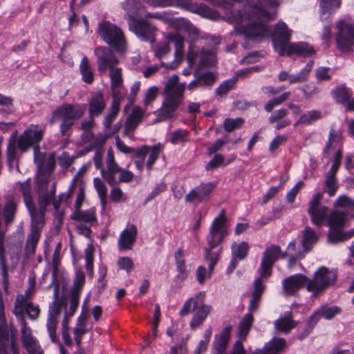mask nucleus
I'll list each match as a JSON object with an SVG mask.
<instances>
[{
	"instance_id": "1",
	"label": "nucleus",
	"mask_w": 354,
	"mask_h": 354,
	"mask_svg": "<svg viewBox=\"0 0 354 354\" xmlns=\"http://www.w3.org/2000/svg\"><path fill=\"white\" fill-rule=\"evenodd\" d=\"M279 0H264L254 6L233 12L227 17L230 22L235 24L234 33L251 40L270 36L274 50L280 55L310 56L313 48L306 43H290L291 30L282 21L278 22L273 30L263 19H270L276 15Z\"/></svg>"
},
{
	"instance_id": "2",
	"label": "nucleus",
	"mask_w": 354,
	"mask_h": 354,
	"mask_svg": "<svg viewBox=\"0 0 354 354\" xmlns=\"http://www.w3.org/2000/svg\"><path fill=\"white\" fill-rule=\"evenodd\" d=\"M227 234L226 217L224 210H222L210 225L209 234L207 236V246L204 249V259L208 264L209 273H207L204 266H199L196 270V279L200 284H203L206 278L211 277L220 255L219 252H214L213 250L223 242Z\"/></svg>"
},
{
	"instance_id": "3",
	"label": "nucleus",
	"mask_w": 354,
	"mask_h": 354,
	"mask_svg": "<svg viewBox=\"0 0 354 354\" xmlns=\"http://www.w3.org/2000/svg\"><path fill=\"white\" fill-rule=\"evenodd\" d=\"M98 71L104 74L109 70L111 80V87L113 93H116L118 88H120L123 83L122 68L115 66L119 61L113 52L106 47H97L95 49Z\"/></svg>"
},
{
	"instance_id": "4",
	"label": "nucleus",
	"mask_w": 354,
	"mask_h": 354,
	"mask_svg": "<svg viewBox=\"0 0 354 354\" xmlns=\"http://www.w3.org/2000/svg\"><path fill=\"white\" fill-rule=\"evenodd\" d=\"M86 111V105L81 104H64L57 107L49 120L50 124H54L57 120H62L60 132L64 136L71 129L76 120L81 118Z\"/></svg>"
},
{
	"instance_id": "5",
	"label": "nucleus",
	"mask_w": 354,
	"mask_h": 354,
	"mask_svg": "<svg viewBox=\"0 0 354 354\" xmlns=\"http://www.w3.org/2000/svg\"><path fill=\"white\" fill-rule=\"evenodd\" d=\"M205 293L200 292L194 297L189 298L183 304L179 312L181 317L194 312V316L190 322V327L195 329L198 327L206 319L211 311V306L205 304Z\"/></svg>"
},
{
	"instance_id": "6",
	"label": "nucleus",
	"mask_w": 354,
	"mask_h": 354,
	"mask_svg": "<svg viewBox=\"0 0 354 354\" xmlns=\"http://www.w3.org/2000/svg\"><path fill=\"white\" fill-rule=\"evenodd\" d=\"M97 33L102 40L118 52H122L126 46L124 35L121 29L109 21L100 23Z\"/></svg>"
},
{
	"instance_id": "7",
	"label": "nucleus",
	"mask_w": 354,
	"mask_h": 354,
	"mask_svg": "<svg viewBox=\"0 0 354 354\" xmlns=\"http://www.w3.org/2000/svg\"><path fill=\"white\" fill-rule=\"evenodd\" d=\"M104 151L102 149H97L93 156V162L95 167L100 171L102 177L107 183L113 186L115 185L116 178L115 172L119 169V165L115 160L113 151L111 148L109 149L106 157V169L103 167L102 157Z\"/></svg>"
},
{
	"instance_id": "8",
	"label": "nucleus",
	"mask_w": 354,
	"mask_h": 354,
	"mask_svg": "<svg viewBox=\"0 0 354 354\" xmlns=\"http://www.w3.org/2000/svg\"><path fill=\"white\" fill-rule=\"evenodd\" d=\"M337 279L335 271L326 268H319L313 274V278L308 279L306 290L315 296L323 292L329 286L334 284Z\"/></svg>"
},
{
	"instance_id": "9",
	"label": "nucleus",
	"mask_w": 354,
	"mask_h": 354,
	"mask_svg": "<svg viewBox=\"0 0 354 354\" xmlns=\"http://www.w3.org/2000/svg\"><path fill=\"white\" fill-rule=\"evenodd\" d=\"M129 30L143 41L153 43L158 28L147 19H137L129 15L127 18Z\"/></svg>"
},
{
	"instance_id": "10",
	"label": "nucleus",
	"mask_w": 354,
	"mask_h": 354,
	"mask_svg": "<svg viewBox=\"0 0 354 354\" xmlns=\"http://www.w3.org/2000/svg\"><path fill=\"white\" fill-rule=\"evenodd\" d=\"M342 312V310L339 306H330L328 304L322 305L314 311L308 319L305 326V336L312 331L320 319L324 318L326 320H331L335 316L340 315Z\"/></svg>"
},
{
	"instance_id": "11",
	"label": "nucleus",
	"mask_w": 354,
	"mask_h": 354,
	"mask_svg": "<svg viewBox=\"0 0 354 354\" xmlns=\"http://www.w3.org/2000/svg\"><path fill=\"white\" fill-rule=\"evenodd\" d=\"M322 198L323 195L321 192L314 194L309 203L308 209L312 223L317 226H320L327 221L330 214L328 208L320 203Z\"/></svg>"
},
{
	"instance_id": "12",
	"label": "nucleus",
	"mask_w": 354,
	"mask_h": 354,
	"mask_svg": "<svg viewBox=\"0 0 354 354\" xmlns=\"http://www.w3.org/2000/svg\"><path fill=\"white\" fill-rule=\"evenodd\" d=\"M338 30L336 34V42L338 48L344 53L349 52L354 44V27L344 21L337 22Z\"/></svg>"
},
{
	"instance_id": "13",
	"label": "nucleus",
	"mask_w": 354,
	"mask_h": 354,
	"mask_svg": "<svg viewBox=\"0 0 354 354\" xmlns=\"http://www.w3.org/2000/svg\"><path fill=\"white\" fill-rule=\"evenodd\" d=\"M286 346L283 338L274 337L266 343L261 349H257L251 354H279ZM231 354H245V350L241 341L235 342Z\"/></svg>"
},
{
	"instance_id": "14",
	"label": "nucleus",
	"mask_w": 354,
	"mask_h": 354,
	"mask_svg": "<svg viewBox=\"0 0 354 354\" xmlns=\"http://www.w3.org/2000/svg\"><path fill=\"white\" fill-rule=\"evenodd\" d=\"M44 133V129H38V125L31 124L19 137L17 146L21 152L26 151L32 146H38L39 142L42 140Z\"/></svg>"
},
{
	"instance_id": "15",
	"label": "nucleus",
	"mask_w": 354,
	"mask_h": 354,
	"mask_svg": "<svg viewBox=\"0 0 354 354\" xmlns=\"http://www.w3.org/2000/svg\"><path fill=\"white\" fill-rule=\"evenodd\" d=\"M281 254V250L279 245H272L266 249L259 269L261 277L268 279L270 277L272 268Z\"/></svg>"
},
{
	"instance_id": "16",
	"label": "nucleus",
	"mask_w": 354,
	"mask_h": 354,
	"mask_svg": "<svg viewBox=\"0 0 354 354\" xmlns=\"http://www.w3.org/2000/svg\"><path fill=\"white\" fill-rule=\"evenodd\" d=\"M61 313V304L53 301L49 306L46 327L50 340L53 343L59 344L61 354H66L63 346L59 343L56 335L57 319Z\"/></svg>"
},
{
	"instance_id": "17",
	"label": "nucleus",
	"mask_w": 354,
	"mask_h": 354,
	"mask_svg": "<svg viewBox=\"0 0 354 354\" xmlns=\"http://www.w3.org/2000/svg\"><path fill=\"white\" fill-rule=\"evenodd\" d=\"M34 162L40 175L50 174L55 168V160L53 154L46 156V153L40 151L39 146L34 147Z\"/></svg>"
},
{
	"instance_id": "18",
	"label": "nucleus",
	"mask_w": 354,
	"mask_h": 354,
	"mask_svg": "<svg viewBox=\"0 0 354 354\" xmlns=\"http://www.w3.org/2000/svg\"><path fill=\"white\" fill-rule=\"evenodd\" d=\"M21 342L28 354H44L38 340L32 335L31 329L23 323L21 329Z\"/></svg>"
},
{
	"instance_id": "19",
	"label": "nucleus",
	"mask_w": 354,
	"mask_h": 354,
	"mask_svg": "<svg viewBox=\"0 0 354 354\" xmlns=\"http://www.w3.org/2000/svg\"><path fill=\"white\" fill-rule=\"evenodd\" d=\"M12 330H17L12 326H8L5 315L3 308L0 306V354H9L8 348L10 339H12Z\"/></svg>"
},
{
	"instance_id": "20",
	"label": "nucleus",
	"mask_w": 354,
	"mask_h": 354,
	"mask_svg": "<svg viewBox=\"0 0 354 354\" xmlns=\"http://www.w3.org/2000/svg\"><path fill=\"white\" fill-rule=\"evenodd\" d=\"M232 327L228 325L224 327L221 331L214 336L212 342V354H225L227 344L231 337Z\"/></svg>"
},
{
	"instance_id": "21",
	"label": "nucleus",
	"mask_w": 354,
	"mask_h": 354,
	"mask_svg": "<svg viewBox=\"0 0 354 354\" xmlns=\"http://www.w3.org/2000/svg\"><path fill=\"white\" fill-rule=\"evenodd\" d=\"M308 278L301 274L291 275L282 282L283 293L286 296L295 295L304 285L307 286Z\"/></svg>"
},
{
	"instance_id": "22",
	"label": "nucleus",
	"mask_w": 354,
	"mask_h": 354,
	"mask_svg": "<svg viewBox=\"0 0 354 354\" xmlns=\"http://www.w3.org/2000/svg\"><path fill=\"white\" fill-rule=\"evenodd\" d=\"M212 189L213 186L212 184H201L192 189L185 196V201L195 205L207 201Z\"/></svg>"
},
{
	"instance_id": "23",
	"label": "nucleus",
	"mask_w": 354,
	"mask_h": 354,
	"mask_svg": "<svg viewBox=\"0 0 354 354\" xmlns=\"http://www.w3.org/2000/svg\"><path fill=\"white\" fill-rule=\"evenodd\" d=\"M138 236L135 225H129L120 234L118 245L120 250H130L133 248Z\"/></svg>"
},
{
	"instance_id": "24",
	"label": "nucleus",
	"mask_w": 354,
	"mask_h": 354,
	"mask_svg": "<svg viewBox=\"0 0 354 354\" xmlns=\"http://www.w3.org/2000/svg\"><path fill=\"white\" fill-rule=\"evenodd\" d=\"M144 115L145 111L140 106H136L133 108L125 120L124 133L126 136L131 137L133 131L141 122Z\"/></svg>"
},
{
	"instance_id": "25",
	"label": "nucleus",
	"mask_w": 354,
	"mask_h": 354,
	"mask_svg": "<svg viewBox=\"0 0 354 354\" xmlns=\"http://www.w3.org/2000/svg\"><path fill=\"white\" fill-rule=\"evenodd\" d=\"M313 61H310L301 71L296 75H291L287 71H281L279 74V80L281 82L288 80L290 84L302 83L307 81L309 74L313 66Z\"/></svg>"
},
{
	"instance_id": "26",
	"label": "nucleus",
	"mask_w": 354,
	"mask_h": 354,
	"mask_svg": "<svg viewBox=\"0 0 354 354\" xmlns=\"http://www.w3.org/2000/svg\"><path fill=\"white\" fill-rule=\"evenodd\" d=\"M342 145V134L340 130L335 129L331 128L328 140L326 145L324 153L327 156H330L334 153H338L339 150H341V147Z\"/></svg>"
},
{
	"instance_id": "27",
	"label": "nucleus",
	"mask_w": 354,
	"mask_h": 354,
	"mask_svg": "<svg viewBox=\"0 0 354 354\" xmlns=\"http://www.w3.org/2000/svg\"><path fill=\"white\" fill-rule=\"evenodd\" d=\"M180 104L165 98L162 106L155 112L156 122H160L174 116V114Z\"/></svg>"
},
{
	"instance_id": "28",
	"label": "nucleus",
	"mask_w": 354,
	"mask_h": 354,
	"mask_svg": "<svg viewBox=\"0 0 354 354\" xmlns=\"http://www.w3.org/2000/svg\"><path fill=\"white\" fill-rule=\"evenodd\" d=\"M71 218L80 223L89 226L97 225V220L94 208H90L87 210L76 209V211L71 214Z\"/></svg>"
},
{
	"instance_id": "29",
	"label": "nucleus",
	"mask_w": 354,
	"mask_h": 354,
	"mask_svg": "<svg viewBox=\"0 0 354 354\" xmlns=\"http://www.w3.org/2000/svg\"><path fill=\"white\" fill-rule=\"evenodd\" d=\"M292 313L291 311L286 313L278 319L275 320L274 325L275 329L279 332L288 334L292 329L295 328L298 322L292 319Z\"/></svg>"
},
{
	"instance_id": "30",
	"label": "nucleus",
	"mask_w": 354,
	"mask_h": 354,
	"mask_svg": "<svg viewBox=\"0 0 354 354\" xmlns=\"http://www.w3.org/2000/svg\"><path fill=\"white\" fill-rule=\"evenodd\" d=\"M31 218V230L41 232L44 224L45 211L38 209L35 204L26 206Z\"/></svg>"
},
{
	"instance_id": "31",
	"label": "nucleus",
	"mask_w": 354,
	"mask_h": 354,
	"mask_svg": "<svg viewBox=\"0 0 354 354\" xmlns=\"http://www.w3.org/2000/svg\"><path fill=\"white\" fill-rule=\"evenodd\" d=\"M106 107V102L104 95L101 93H97L92 97L89 102L88 115L90 118L97 117L100 115Z\"/></svg>"
},
{
	"instance_id": "32",
	"label": "nucleus",
	"mask_w": 354,
	"mask_h": 354,
	"mask_svg": "<svg viewBox=\"0 0 354 354\" xmlns=\"http://www.w3.org/2000/svg\"><path fill=\"white\" fill-rule=\"evenodd\" d=\"M175 263L178 272L177 278L181 280L185 279L189 274L186 269L185 253L183 249H178L174 254Z\"/></svg>"
},
{
	"instance_id": "33",
	"label": "nucleus",
	"mask_w": 354,
	"mask_h": 354,
	"mask_svg": "<svg viewBox=\"0 0 354 354\" xmlns=\"http://www.w3.org/2000/svg\"><path fill=\"white\" fill-rule=\"evenodd\" d=\"M347 221V214L345 212L333 210L330 212L327 224L330 228H342Z\"/></svg>"
},
{
	"instance_id": "34",
	"label": "nucleus",
	"mask_w": 354,
	"mask_h": 354,
	"mask_svg": "<svg viewBox=\"0 0 354 354\" xmlns=\"http://www.w3.org/2000/svg\"><path fill=\"white\" fill-rule=\"evenodd\" d=\"M185 90V84L180 83L176 86L164 89V94L166 95L165 98L169 99L179 104H181L183 100V93Z\"/></svg>"
},
{
	"instance_id": "35",
	"label": "nucleus",
	"mask_w": 354,
	"mask_h": 354,
	"mask_svg": "<svg viewBox=\"0 0 354 354\" xmlns=\"http://www.w3.org/2000/svg\"><path fill=\"white\" fill-rule=\"evenodd\" d=\"M342 0H321L320 1V17L324 19V16L328 17L333 12L340 8Z\"/></svg>"
},
{
	"instance_id": "36",
	"label": "nucleus",
	"mask_w": 354,
	"mask_h": 354,
	"mask_svg": "<svg viewBox=\"0 0 354 354\" xmlns=\"http://www.w3.org/2000/svg\"><path fill=\"white\" fill-rule=\"evenodd\" d=\"M79 70L82 75V80L86 84H91L93 82L94 74L88 59L86 56L82 57L79 66Z\"/></svg>"
},
{
	"instance_id": "37",
	"label": "nucleus",
	"mask_w": 354,
	"mask_h": 354,
	"mask_svg": "<svg viewBox=\"0 0 354 354\" xmlns=\"http://www.w3.org/2000/svg\"><path fill=\"white\" fill-rule=\"evenodd\" d=\"M167 39L169 41L174 43L175 45L176 61H180L184 55V37L180 35L178 33H171L167 36Z\"/></svg>"
},
{
	"instance_id": "38",
	"label": "nucleus",
	"mask_w": 354,
	"mask_h": 354,
	"mask_svg": "<svg viewBox=\"0 0 354 354\" xmlns=\"http://www.w3.org/2000/svg\"><path fill=\"white\" fill-rule=\"evenodd\" d=\"M41 232L37 230H30V234L27 237L25 246L26 254L28 256L33 255L40 238Z\"/></svg>"
},
{
	"instance_id": "39",
	"label": "nucleus",
	"mask_w": 354,
	"mask_h": 354,
	"mask_svg": "<svg viewBox=\"0 0 354 354\" xmlns=\"http://www.w3.org/2000/svg\"><path fill=\"white\" fill-rule=\"evenodd\" d=\"M194 75L198 78L203 87L211 88L217 80L216 75L209 71H196Z\"/></svg>"
},
{
	"instance_id": "40",
	"label": "nucleus",
	"mask_w": 354,
	"mask_h": 354,
	"mask_svg": "<svg viewBox=\"0 0 354 354\" xmlns=\"http://www.w3.org/2000/svg\"><path fill=\"white\" fill-rule=\"evenodd\" d=\"M332 94L337 103L343 104L346 106L353 95L351 90L345 86L335 88L332 91Z\"/></svg>"
},
{
	"instance_id": "41",
	"label": "nucleus",
	"mask_w": 354,
	"mask_h": 354,
	"mask_svg": "<svg viewBox=\"0 0 354 354\" xmlns=\"http://www.w3.org/2000/svg\"><path fill=\"white\" fill-rule=\"evenodd\" d=\"M254 322L253 315L248 313L243 316L239 324V337L241 339H245Z\"/></svg>"
},
{
	"instance_id": "42",
	"label": "nucleus",
	"mask_w": 354,
	"mask_h": 354,
	"mask_svg": "<svg viewBox=\"0 0 354 354\" xmlns=\"http://www.w3.org/2000/svg\"><path fill=\"white\" fill-rule=\"evenodd\" d=\"M317 239L316 233L310 227H306L304 231V238L301 241L304 252H308L310 250L311 245L316 243Z\"/></svg>"
},
{
	"instance_id": "43",
	"label": "nucleus",
	"mask_w": 354,
	"mask_h": 354,
	"mask_svg": "<svg viewBox=\"0 0 354 354\" xmlns=\"http://www.w3.org/2000/svg\"><path fill=\"white\" fill-rule=\"evenodd\" d=\"M191 8L189 10L193 12L197 13L201 16L211 19H216L218 17V14L217 12L212 10L207 6L201 4V5H190Z\"/></svg>"
},
{
	"instance_id": "44",
	"label": "nucleus",
	"mask_w": 354,
	"mask_h": 354,
	"mask_svg": "<svg viewBox=\"0 0 354 354\" xmlns=\"http://www.w3.org/2000/svg\"><path fill=\"white\" fill-rule=\"evenodd\" d=\"M122 8L127 12V19L129 15H140L141 14V5L139 0H127L122 3Z\"/></svg>"
},
{
	"instance_id": "45",
	"label": "nucleus",
	"mask_w": 354,
	"mask_h": 354,
	"mask_svg": "<svg viewBox=\"0 0 354 354\" xmlns=\"http://www.w3.org/2000/svg\"><path fill=\"white\" fill-rule=\"evenodd\" d=\"M93 185L100 199L102 208L104 209L106 203L107 188L103 180L99 178L93 179Z\"/></svg>"
},
{
	"instance_id": "46",
	"label": "nucleus",
	"mask_w": 354,
	"mask_h": 354,
	"mask_svg": "<svg viewBox=\"0 0 354 354\" xmlns=\"http://www.w3.org/2000/svg\"><path fill=\"white\" fill-rule=\"evenodd\" d=\"M322 118V113L317 110H312L301 115L299 120L296 122L297 124H310L311 123L319 120Z\"/></svg>"
},
{
	"instance_id": "47",
	"label": "nucleus",
	"mask_w": 354,
	"mask_h": 354,
	"mask_svg": "<svg viewBox=\"0 0 354 354\" xmlns=\"http://www.w3.org/2000/svg\"><path fill=\"white\" fill-rule=\"evenodd\" d=\"M149 151V147L146 145H143L134 151V156L137 158L135 160V165L140 171H142L143 169L145 157Z\"/></svg>"
},
{
	"instance_id": "48",
	"label": "nucleus",
	"mask_w": 354,
	"mask_h": 354,
	"mask_svg": "<svg viewBox=\"0 0 354 354\" xmlns=\"http://www.w3.org/2000/svg\"><path fill=\"white\" fill-rule=\"evenodd\" d=\"M248 245L245 241H242L239 245L233 244L232 245V257L243 260L248 255Z\"/></svg>"
},
{
	"instance_id": "49",
	"label": "nucleus",
	"mask_w": 354,
	"mask_h": 354,
	"mask_svg": "<svg viewBox=\"0 0 354 354\" xmlns=\"http://www.w3.org/2000/svg\"><path fill=\"white\" fill-rule=\"evenodd\" d=\"M216 62L215 50L214 48L203 49L201 52V64L211 66Z\"/></svg>"
},
{
	"instance_id": "50",
	"label": "nucleus",
	"mask_w": 354,
	"mask_h": 354,
	"mask_svg": "<svg viewBox=\"0 0 354 354\" xmlns=\"http://www.w3.org/2000/svg\"><path fill=\"white\" fill-rule=\"evenodd\" d=\"M19 190L22 193L24 201L26 206L33 204L32 196H31V187L30 180H26L23 183H19Z\"/></svg>"
},
{
	"instance_id": "51",
	"label": "nucleus",
	"mask_w": 354,
	"mask_h": 354,
	"mask_svg": "<svg viewBox=\"0 0 354 354\" xmlns=\"http://www.w3.org/2000/svg\"><path fill=\"white\" fill-rule=\"evenodd\" d=\"M336 174L328 172L326 176L325 180V189L330 196H333L337 189V185L336 183Z\"/></svg>"
},
{
	"instance_id": "52",
	"label": "nucleus",
	"mask_w": 354,
	"mask_h": 354,
	"mask_svg": "<svg viewBox=\"0 0 354 354\" xmlns=\"http://www.w3.org/2000/svg\"><path fill=\"white\" fill-rule=\"evenodd\" d=\"M162 145L158 143L153 147H149V158L146 163V167L149 170H151L153 164L158 159L160 151H162Z\"/></svg>"
},
{
	"instance_id": "53",
	"label": "nucleus",
	"mask_w": 354,
	"mask_h": 354,
	"mask_svg": "<svg viewBox=\"0 0 354 354\" xmlns=\"http://www.w3.org/2000/svg\"><path fill=\"white\" fill-rule=\"evenodd\" d=\"M328 241L332 244H337L345 241L344 232L342 228H330L328 234Z\"/></svg>"
},
{
	"instance_id": "54",
	"label": "nucleus",
	"mask_w": 354,
	"mask_h": 354,
	"mask_svg": "<svg viewBox=\"0 0 354 354\" xmlns=\"http://www.w3.org/2000/svg\"><path fill=\"white\" fill-rule=\"evenodd\" d=\"M7 161L10 166L12 165L13 162L17 158V149H16V136H12L9 140L7 147Z\"/></svg>"
},
{
	"instance_id": "55",
	"label": "nucleus",
	"mask_w": 354,
	"mask_h": 354,
	"mask_svg": "<svg viewBox=\"0 0 354 354\" xmlns=\"http://www.w3.org/2000/svg\"><path fill=\"white\" fill-rule=\"evenodd\" d=\"M79 305V295L77 292L73 291L70 297V306L69 309L66 310L63 319H66L68 322V319L71 317L75 312L76 311Z\"/></svg>"
},
{
	"instance_id": "56",
	"label": "nucleus",
	"mask_w": 354,
	"mask_h": 354,
	"mask_svg": "<svg viewBox=\"0 0 354 354\" xmlns=\"http://www.w3.org/2000/svg\"><path fill=\"white\" fill-rule=\"evenodd\" d=\"M145 17L146 19H156L167 24H174V19L166 12H146Z\"/></svg>"
},
{
	"instance_id": "57",
	"label": "nucleus",
	"mask_w": 354,
	"mask_h": 354,
	"mask_svg": "<svg viewBox=\"0 0 354 354\" xmlns=\"http://www.w3.org/2000/svg\"><path fill=\"white\" fill-rule=\"evenodd\" d=\"M24 298L23 297H21V299L17 298L13 310L15 315L21 322V327H23V323H26L24 317V313L26 310V304H24Z\"/></svg>"
},
{
	"instance_id": "58",
	"label": "nucleus",
	"mask_w": 354,
	"mask_h": 354,
	"mask_svg": "<svg viewBox=\"0 0 354 354\" xmlns=\"http://www.w3.org/2000/svg\"><path fill=\"white\" fill-rule=\"evenodd\" d=\"M236 82V77H232L223 82L216 89V93L220 96L226 95L233 88Z\"/></svg>"
},
{
	"instance_id": "59",
	"label": "nucleus",
	"mask_w": 354,
	"mask_h": 354,
	"mask_svg": "<svg viewBox=\"0 0 354 354\" xmlns=\"http://www.w3.org/2000/svg\"><path fill=\"white\" fill-rule=\"evenodd\" d=\"M188 141V133L185 130L178 129L171 133L170 142L178 145Z\"/></svg>"
},
{
	"instance_id": "60",
	"label": "nucleus",
	"mask_w": 354,
	"mask_h": 354,
	"mask_svg": "<svg viewBox=\"0 0 354 354\" xmlns=\"http://www.w3.org/2000/svg\"><path fill=\"white\" fill-rule=\"evenodd\" d=\"M244 123L241 118L235 119L227 118L223 122L224 129L226 132H232V131L239 129Z\"/></svg>"
},
{
	"instance_id": "61",
	"label": "nucleus",
	"mask_w": 354,
	"mask_h": 354,
	"mask_svg": "<svg viewBox=\"0 0 354 354\" xmlns=\"http://www.w3.org/2000/svg\"><path fill=\"white\" fill-rule=\"evenodd\" d=\"M290 96V92H286L283 93L281 96L272 99L268 101L265 105V110L267 112H271L272 109L277 106L282 104L283 102L287 100Z\"/></svg>"
},
{
	"instance_id": "62",
	"label": "nucleus",
	"mask_w": 354,
	"mask_h": 354,
	"mask_svg": "<svg viewBox=\"0 0 354 354\" xmlns=\"http://www.w3.org/2000/svg\"><path fill=\"white\" fill-rule=\"evenodd\" d=\"M334 207L352 209L354 207V200L346 195H341L334 203Z\"/></svg>"
},
{
	"instance_id": "63",
	"label": "nucleus",
	"mask_w": 354,
	"mask_h": 354,
	"mask_svg": "<svg viewBox=\"0 0 354 354\" xmlns=\"http://www.w3.org/2000/svg\"><path fill=\"white\" fill-rule=\"evenodd\" d=\"M16 212V205L13 201H8L6 203L3 209V216L6 223H10L12 221Z\"/></svg>"
},
{
	"instance_id": "64",
	"label": "nucleus",
	"mask_w": 354,
	"mask_h": 354,
	"mask_svg": "<svg viewBox=\"0 0 354 354\" xmlns=\"http://www.w3.org/2000/svg\"><path fill=\"white\" fill-rule=\"evenodd\" d=\"M158 95V88L157 86H153L149 87L145 94L143 100V104L148 106L153 102L157 98Z\"/></svg>"
}]
</instances>
